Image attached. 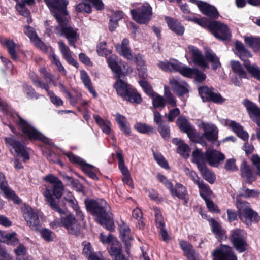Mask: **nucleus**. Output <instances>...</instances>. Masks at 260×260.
I'll use <instances>...</instances> for the list:
<instances>
[{"instance_id": "72a5a7b5", "label": "nucleus", "mask_w": 260, "mask_h": 260, "mask_svg": "<svg viewBox=\"0 0 260 260\" xmlns=\"http://www.w3.org/2000/svg\"><path fill=\"white\" fill-rule=\"evenodd\" d=\"M203 128L204 131L203 136L206 140L213 143L217 140L218 131L216 126H209L208 124L203 123Z\"/></svg>"}, {"instance_id": "ddd939ff", "label": "nucleus", "mask_w": 260, "mask_h": 260, "mask_svg": "<svg viewBox=\"0 0 260 260\" xmlns=\"http://www.w3.org/2000/svg\"><path fill=\"white\" fill-rule=\"evenodd\" d=\"M210 26V31L216 38L222 41L231 40V32L226 25L220 21L213 20Z\"/></svg>"}, {"instance_id": "b1692460", "label": "nucleus", "mask_w": 260, "mask_h": 260, "mask_svg": "<svg viewBox=\"0 0 260 260\" xmlns=\"http://www.w3.org/2000/svg\"><path fill=\"white\" fill-rule=\"evenodd\" d=\"M209 221L212 232L218 241L222 242L228 239V235H226V231L218 221L213 218H211L209 220Z\"/></svg>"}, {"instance_id": "e2e57ef3", "label": "nucleus", "mask_w": 260, "mask_h": 260, "mask_svg": "<svg viewBox=\"0 0 260 260\" xmlns=\"http://www.w3.org/2000/svg\"><path fill=\"white\" fill-rule=\"evenodd\" d=\"M107 43L105 41L100 42L97 46V52L101 56L107 57L112 53V50L106 48Z\"/></svg>"}, {"instance_id": "412c9836", "label": "nucleus", "mask_w": 260, "mask_h": 260, "mask_svg": "<svg viewBox=\"0 0 260 260\" xmlns=\"http://www.w3.org/2000/svg\"><path fill=\"white\" fill-rule=\"evenodd\" d=\"M169 84L173 92L178 97H181L189 93L188 85L185 82L180 83L178 78H173L169 80Z\"/></svg>"}, {"instance_id": "0eeeda50", "label": "nucleus", "mask_w": 260, "mask_h": 260, "mask_svg": "<svg viewBox=\"0 0 260 260\" xmlns=\"http://www.w3.org/2000/svg\"><path fill=\"white\" fill-rule=\"evenodd\" d=\"M58 25L56 29L61 36L64 37L71 46L76 48V43L79 38L78 29L72 27L68 20L65 18L57 21Z\"/></svg>"}, {"instance_id": "a878e982", "label": "nucleus", "mask_w": 260, "mask_h": 260, "mask_svg": "<svg viewBox=\"0 0 260 260\" xmlns=\"http://www.w3.org/2000/svg\"><path fill=\"white\" fill-rule=\"evenodd\" d=\"M117 53L128 60H133V55L129 47V41L127 38L122 40L121 44H117L115 46Z\"/></svg>"}, {"instance_id": "09e8293b", "label": "nucleus", "mask_w": 260, "mask_h": 260, "mask_svg": "<svg viewBox=\"0 0 260 260\" xmlns=\"http://www.w3.org/2000/svg\"><path fill=\"white\" fill-rule=\"evenodd\" d=\"M154 212L155 222L156 228L158 229L166 227L164 218L160 209L157 207H153Z\"/></svg>"}, {"instance_id": "37998d69", "label": "nucleus", "mask_w": 260, "mask_h": 260, "mask_svg": "<svg viewBox=\"0 0 260 260\" xmlns=\"http://www.w3.org/2000/svg\"><path fill=\"white\" fill-rule=\"evenodd\" d=\"M231 67L233 72L238 75L241 79H248V72L245 71L242 65L239 61H232Z\"/></svg>"}, {"instance_id": "a18cd8bd", "label": "nucleus", "mask_w": 260, "mask_h": 260, "mask_svg": "<svg viewBox=\"0 0 260 260\" xmlns=\"http://www.w3.org/2000/svg\"><path fill=\"white\" fill-rule=\"evenodd\" d=\"M49 59L51 60V63L56 66L58 71L62 75H67V71L61 64L59 57L55 54L54 52L52 50L50 53Z\"/></svg>"}, {"instance_id": "3c124183", "label": "nucleus", "mask_w": 260, "mask_h": 260, "mask_svg": "<svg viewBox=\"0 0 260 260\" xmlns=\"http://www.w3.org/2000/svg\"><path fill=\"white\" fill-rule=\"evenodd\" d=\"M22 88L23 92L27 99L37 100L39 98L40 95L36 92L31 85L25 83L23 84Z\"/></svg>"}, {"instance_id": "c85d7f7f", "label": "nucleus", "mask_w": 260, "mask_h": 260, "mask_svg": "<svg viewBox=\"0 0 260 260\" xmlns=\"http://www.w3.org/2000/svg\"><path fill=\"white\" fill-rule=\"evenodd\" d=\"M165 19L170 29L178 36L183 35L185 27L178 20L169 16H166Z\"/></svg>"}, {"instance_id": "c03bdc74", "label": "nucleus", "mask_w": 260, "mask_h": 260, "mask_svg": "<svg viewBox=\"0 0 260 260\" xmlns=\"http://www.w3.org/2000/svg\"><path fill=\"white\" fill-rule=\"evenodd\" d=\"M205 58L211 63L212 68L213 70H216L220 67L221 63L219 58L211 50L207 51L205 52Z\"/></svg>"}, {"instance_id": "4d7b16f0", "label": "nucleus", "mask_w": 260, "mask_h": 260, "mask_svg": "<svg viewBox=\"0 0 260 260\" xmlns=\"http://www.w3.org/2000/svg\"><path fill=\"white\" fill-rule=\"evenodd\" d=\"M139 84L142 87L145 93L150 98L155 96L156 93L154 91L152 86L150 85L148 81L143 80L139 81Z\"/></svg>"}, {"instance_id": "a19ab883", "label": "nucleus", "mask_w": 260, "mask_h": 260, "mask_svg": "<svg viewBox=\"0 0 260 260\" xmlns=\"http://www.w3.org/2000/svg\"><path fill=\"white\" fill-rule=\"evenodd\" d=\"M80 77L84 86L88 89L89 92L92 94L93 98H97L98 94L92 85L91 79L89 75L85 70H82L81 71Z\"/></svg>"}, {"instance_id": "c756f323", "label": "nucleus", "mask_w": 260, "mask_h": 260, "mask_svg": "<svg viewBox=\"0 0 260 260\" xmlns=\"http://www.w3.org/2000/svg\"><path fill=\"white\" fill-rule=\"evenodd\" d=\"M107 62L112 72L115 74L116 78L124 75L121 66L118 64V57L117 55H111L107 58Z\"/></svg>"}, {"instance_id": "e433bc0d", "label": "nucleus", "mask_w": 260, "mask_h": 260, "mask_svg": "<svg viewBox=\"0 0 260 260\" xmlns=\"http://www.w3.org/2000/svg\"><path fill=\"white\" fill-rule=\"evenodd\" d=\"M58 86L60 91L66 95V98L69 100L70 104L74 105L81 99L82 94L80 92H77L74 96L63 83L59 82Z\"/></svg>"}, {"instance_id": "bb28decb", "label": "nucleus", "mask_w": 260, "mask_h": 260, "mask_svg": "<svg viewBox=\"0 0 260 260\" xmlns=\"http://www.w3.org/2000/svg\"><path fill=\"white\" fill-rule=\"evenodd\" d=\"M176 124L180 131L187 134L188 137L192 136L194 127L184 116H180L176 120Z\"/></svg>"}, {"instance_id": "13d9d810", "label": "nucleus", "mask_w": 260, "mask_h": 260, "mask_svg": "<svg viewBox=\"0 0 260 260\" xmlns=\"http://www.w3.org/2000/svg\"><path fill=\"white\" fill-rule=\"evenodd\" d=\"M14 253L16 256V260H22L23 259L24 257H28L26 255V248L22 244H19L17 248L14 249Z\"/></svg>"}, {"instance_id": "2f4dec72", "label": "nucleus", "mask_w": 260, "mask_h": 260, "mask_svg": "<svg viewBox=\"0 0 260 260\" xmlns=\"http://www.w3.org/2000/svg\"><path fill=\"white\" fill-rule=\"evenodd\" d=\"M121 77L116 78L113 87L116 90L118 96L122 99L132 86L122 80Z\"/></svg>"}, {"instance_id": "680f3d73", "label": "nucleus", "mask_w": 260, "mask_h": 260, "mask_svg": "<svg viewBox=\"0 0 260 260\" xmlns=\"http://www.w3.org/2000/svg\"><path fill=\"white\" fill-rule=\"evenodd\" d=\"M226 213L228 215V221L230 223L237 221L238 219L240 220L239 209L236 211L233 209H228L226 210Z\"/></svg>"}, {"instance_id": "de8ad7c7", "label": "nucleus", "mask_w": 260, "mask_h": 260, "mask_svg": "<svg viewBox=\"0 0 260 260\" xmlns=\"http://www.w3.org/2000/svg\"><path fill=\"white\" fill-rule=\"evenodd\" d=\"M203 178L210 184H213L216 180L215 175L207 166L203 167L202 169H199Z\"/></svg>"}, {"instance_id": "5fc2aeb1", "label": "nucleus", "mask_w": 260, "mask_h": 260, "mask_svg": "<svg viewBox=\"0 0 260 260\" xmlns=\"http://www.w3.org/2000/svg\"><path fill=\"white\" fill-rule=\"evenodd\" d=\"M260 194L259 191L256 189H250L243 186L241 189L240 195L244 198H255L258 197Z\"/></svg>"}, {"instance_id": "9b49d317", "label": "nucleus", "mask_w": 260, "mask_h": 260, "mask_svg": "<svg viewBox=\"0 0 260 260\" xmlns=\"http://www.w3.org/2000/svg\"><path fill=\"white\" fill-rule=\"evenodd\" d=\"M68 0H51L47 5L57 21L65 19L62 16L68 14L67 10Z\"/></svg>"}, {"instance_id": "f8f14e48", "label": "nucleus", "mask_w": 260, "mask_h": 260, "mask_svg": "<svg viewBox=\"0 0 260 260\" xmlns=\"http://www.w3.org/2000/svg\"><path fill=\"white\" fill-rule=\"evenodd\" d=\"M7 146H11L17 156L21 157L24 162L30 159L29 150L30 148L24 146L18 140L12 137H6L4 139Z\"/></svg>"}, {"instance_id": "f03ea898", "label": "nucleus", "mask_w": 260, "mask_h": 260, "mask_svg": "<svg viewBox=\"0 0 260 260\" xmlns=\"http://www.w3.org/2000/svg\"><path fill=\"white\" fill-rule=\"evenodd\" d=\"M46 182L52 183L51 188H47L44 195L51 209L56 212L61 211L58 202L56 199H60L63 192L64 186L62 181L52 174L46 175L44 178Z\"/></svg>"}, {"instance_id": "f3484780", "label": "nucleus", "mask_w": 260, "mask_h": 260, "mask_svg": "<svg viewBox=\"0 0 260 260\" xmlns=\"http://www.w3.org/2000/svg\"><path fill=\"white\" fill-rule=\"evenodd\" d=\"M63 154L66 156L70 162L75 166L80 167L82 171L87 175L91 171H99L96 167L87 163L80 157L75 155L72 152L69 151L67 153H64Z\"/></svg>"}, {"instance_id": "1a4fd4ad", "label": "nucleus", "mask_w": 260, "mask_h": 260, "mask_svg": "<svg viewBox=\"0 0 260 260\" xmlns=\"http://www.w3.org/2000/svg\"><path fill=\"white\" fill-rule=\"evenodd\" d=\"M61 217L62 226L66 228L69 234L78 236L81 234V225L78 220L73 214L68 213L67 211L61 209L58 212Z\"/></svg>"}, {"instance_id": "bf43d9fd", "label": "nucleus", "mask_w": 260, "mask_h": 260, "mask_svg": "<svg viewBox=\"0 0 260 260\" xmlns=\"http://www.w3.org/2000/svg\"><path fill=\"white\" fill-rule=\"evenodd\" d=\"M40 233L41 237L47 242H51L54 239L55 234L48 229L42 228Z\"/></svg>"}, {"instance_id": "f257e3e1", "label": "nucleus", "mask_w": 260, "mask_h": 260, "mask_svg": "<svg viewBox=\"0 0 260 260\" xmlns=\"http://www.w3.org/2000/svg\"><path fill=\"white\" fill-rule=\"evenodd\" d=\"M84 204L87 211L95 217L100 225L110 231L114 230L112 214L107 211L108 204L105 200L86 199Z\"/></svg>"}, {"instance_id": "7ed1b4c3", "label": "nucleus", "mask_w": 260, "mask_h": 260, "mask_svg": "<svg viewBox=\"0 0 260 260\" xmlns=\"http://www.w3.org/2000/svg\"><path fill=\"white\" fill-rule=\"evenodd\" d=\"M235 54L243 61V65L252 77L260 82V67L255 64H251L248 59L252 56L251 52L243 44L237 40L235 43Z\"/></svg>"}, {"instance_id": "a211bd4d", "label": "nucleus", "mask_w": 260, "mask_h": 260, "mask_svg": "<svg viewBox=\"0 0 260 260\" xmlns=\"http://www.w3.org/2000/svg\"><path fill=\"white\" fill-rule=\"evenodd\" d=\"M242 104L246 108L250 119L260 127V108L248 99H245Z\"/></svg>"}, {"instance_id": "8fccbe9b", "label": "nucleus", "mask_w": 260, "mask_h": 260, "mask_svg": "<svg viewBox=\"0 0 260 260\" xmlns=\"http://www.w3.org/2000/svg\"><path fill=\"white\" fill-rule=\"evenodd\" d=\"M245 43L254 51H257L260 49V37H245Z\"/></svg>"}, {"instance_id": "6ab92c4d", "label": "nucleus", "mask_w": 260, "mask_h": 260, "mask_svg": "<svg viewBox=\"0 0 260 260\" xmlns=\"http://www.w3.org/2000/svg\"><path fill=\"white\" fill-rule=\"evenodd\" d=\"M120 238L124 244L125 251L129 254L130 249L132 245L134 238L129 227L124 222L120 225Z\"/></svg>"}, {"instance_id": "69168bd1", "label": "nucleus", "mask_w": 260, "mask_h": 260, "mask_svg": "<svg viewBox=\"0 0 260 260\" xmlns=\"http://www.w3.org/2000/svg\"><path fill=\"white\" fill-rule=\"evenodd\" d=\"M24 32L30 39L31 42H34L39 38L35 29L29 25H25L24 26Z\"/></svg>"}, {"instance_id": "f704fd0d", "label": "nucleus", "mask_w": 260, "mask_h": 260, "mask_svg": "<svg viewBox=\"0 0 260 260\" xmlns=\"http://www.w3.org/2000/svg\"><path fill=\"white\" fill-rule=\"evenodd\" d=\"M115 120L119 125L121 131L126 136H129L131 133V128L126 117L119 113L116 114Z\"/></svg>"}, {"instance_id": "338daca9", "label": "nucleus", "mask_w": 260, "mask_h": 260, "mask_svg": "<svg viewBox=\"0 0 260 260\" xmlns=\"http://www.w3.org/2000/svg\"><path fill=\"white\" fill-rule=\"evenodd\" d=\"M126 101L132 104H140L142 102V98L135 88L133 91V93H131Z\"/></svg>"}, {"instance_id": "774afa93", "label": "nucleus", "mask_w": 260, "mask_h": 260, "mask_svg": "<svg viewBox=\"0 0 260 260\" xmlns=\"http://www.w3.org/2000/svg\"><path fill=\"white\" fill-rule=\"evenodd\" d=\"M196 71H197L196 68L182 66L179 73L184 77L191 79L194 76V72Z\"/></svg>"}, {"instance_id": "2eb2a0df", "label": "nucleus", "mask_w": 260, "mask_h": 260, "mask_svg": "<svg viewBox=\"0 0 260 260\" xmlns=\"http://www.w3.org/2000/svg\"><path fill=\"white\" fill-rule=\"evenodd\" d=\"M213 260H234L237 257L233 248L226 245H221L212 252Z\"/></svg>"}, {"instance_id": "49530a36", "label": "nucleus", "mask_w": 260, "mask_h": 260, "mask_svg": "<svg viewBox=\"0 0 260 260\" xmlns=\"http://www.w3.org/2000/svg\"><path fill=\"white\" fill-rule=\"evenodd\" d=\"M108 251L112 259H114V258L122 253V248L121 243L117 240L114 241L110 245Z\"/></svg>"}, {"instance_id": "393cba45", "label": "nucleus", "mask_w": 260, "mask_h": 260, "mask_svg": "<svg viewBox=\"0 0 260 260\" xmlns=\"http://www.w3.org/2000/svg\"><path fill=\"white\" fill-rule=\"evenodd\" d=\"M172 197H177L180 200H184L186 203H187L188 199L186 197L188 191L186 187L180 183H176L175 186L173 184L168 189Z\"/></svg>"}, {"instance_id": "dca6fc26", "label": "nucleus", "mask_w": 260, "mask_h": 260, "mask_svg": "<svg viewBox=\"0 0 260 260\" xmlns=\"http://www.w3.org/2000/svg\"><path fill=\"white\" fill-rule=\"evenodd\" d=\"M76 6L75 9L78 13L90 14L92 12V7L89 3L98 11H102L104 9V4L102 0H81Z\"/></svg>"}, {"instance_id": "aec40b11", "label": "nucleus", "mask_w": 260, "mask_h": 260, "mask_svg": "<svg viewBox=\"0 0 260 260\" xmlns=\"http://www.w3.org/2000/svg\"><path fill=\"white\" fill-rule=\"evenodd\" d=\"M206 161L212 167L216 166L225 158V155L220 151L213 149H208L205 152Z\"/></svg>"}, {"instance_id": "c9c22d12", "label": "nucleus", "mask_w": 260, "mask_h": 260, "mask_svg": "<svg viewBox=\"0 0 260 260\" xmlns=\"http://www.w3.org/2000/svg\"><path fill=\"white\" fill-rule=\"evenodd\" d=\"M1 44L7 48L11 58L13 60H17L18 55L16 49L19 46V45L16 44L13 40L7 39H5L3 41H2Z\"/></svg>"}, {"instance_id": "4c0bfd02", "label": "nucleus", "mask_w": 260, "mask_h": 260, "mask_svg": "<svg viewBox=\"0 0 260 260\" xmlns=\"http://www.w3.org/2000/svg\"><path fill=\"white\" fill-rule=\"evenodd\" d=\"M192 48L191 52L194 63L200 67L208 68V64L206 61L205 58L202 54L201 52L197 47L192 46Z\"/></svg>"}, {"instance_id": "7c9ffc66", "label": "nucleus", "mask_w": 260, "mask_h": 260, "mask_svg": "<svg viewBox=\"0 0 260 260\" xmlns=\"http://www.w3.org/2000/svg\"><path fill=\"white\" fill-rule=\"evenodd\" d=\"M200 7V12L209 18L217 19L219 18V13L214 6L205 2Z\"/></svg>"}, {"instance_id": "5701e85b", "label": "nucleus", "mask_w": 260, "mask_h": 260, "mask_svg": "<svg viewBox=\"0 0 260 260\" xmlns=\"http://www.w3.org/2000/svg\"><path fill=\"white\" fill-rule=\"evenodd\" d=\"M241 176L244 179L246 183L251 184L256 180V175L255 174L246 161L244 160L240 166Z\"/></svg>"}, {"instance_id": "052dcab7", "label": "nucleus", "mask_w": 260, "mask_h": 260, "mask_svg": "<svg viewBox=\"0 0 260 260\" xmlns=\"http://www.w3.org/2000/svg\"><path fill=\"white\" fill-rule=\"evenodd\" d=\"M213 21V20H211L206 17H202L201 18L196 17L194 23L210 31L211 28L210 25Z\"/></svg>"}, {"instance_id": "cd10ccee", "label": "nucleus", "mask_w": 260, "mask_h": 260, "mask_svg": "<svg viewBox=\"0 0 260 260\" xmlns=\"http://www.w3.org/2000/svg\"><path fill=\"white\" fill-rule=\"evenodd\" d=\"M59 47L63 58L66 60L68 64L78 69L79 64L77 60L73 58L72 52L69 47L66 46L65 43L60 41L59 42Z\"/></svg>"}, {"instance_id": "20e7f679", "label": "nucleus", "mask_w": 260, "mask_h": 260, "mask_svg": "<svg viewBox=\"0 0 260 260\" xmlns=\"http://www.w3.org/2000/svg\"><path fill=\"white\" fill-rule=\"evenodd\" d=\"M18 121L16 122L20 130L23 135L30 142L40 141L48 143V139L40 131L31 125L20 115H18Z\"/></svg>"}, {"instance_id": "ea45409f", "label": "nucleus", "mask_w": 260, "mask_h": 260, "mask_svg": "<svg viewBox=\"0 0 260 260\" xmlns=\"http://www.w3.org/2000/svg\"><path fill=\"white\" fill-rule=\"evenodd\" d=\"M230 126L238 137L244 141L248 140L249 135L248 133L244 131L243 126L239 123L235 121H231Z\"/></svg>"}, {"instance_id": "6e6552de", "label": "nucleus", "mask_w": 260, "mask_h": 260, "mask_svg": "<svg viewBox=\"0 0 260 260\" xmlns=\"http://www.w3.org/2000/svg\"><path fill=\"white\" fill-rule=\"evenodd\" d=\"M130 13L133 19L140 24H148L153 15L152 8L148 3L131 10Z\"/></svg>"}, {"instance_id": "864d4df0", "label": "nucleus", "mask_w": 260, "mask_h": 260, "mask_svg": "<svg viewBox=\"0 0 260 260\" xmlns=\"http://www.w3.org/2000/svg\"><path fill=\"white\" fill-rule=\"evenodd\" d=\"M192 136L188 137L190 140L196 143H199L204 147L207 146V143L206 141L205 138L203 136V134H200V133H197L196 129L193 130Z\"/></svg>"}, {"instance_id": "79ce46f5", "label": "nucleus", "mask_w": 260, "mask_h": 260, "mask_svg": "<svg viewBox=\"0 0 260 260\" xmlns=\"http://www.w3.org/2000/svg\"><path fill=\"white\" fill-rule=\"evenodd\" d=\"M134 127L137 132L143 134L152 135L156 133L152 126L145 123L138 122L134 125Z\"/></svg>"}, {"instance_id": "0e129e2a", "label": "nucleus", "mask_w": 260, "mask_h": 260, "mask_svg": "<svg viewBox=\"0 0 260 260\" xmlns=\"http://www.w3.org/2000/svg\"><path fill=\"white\" fill-rule=\"evenodd\" d=\"M160 136L165 140H168L170 137V127L169 125L164 124L157 127Z\"/></svg>"}, {"instance_id": "58836bf2", "label": "nucleus", "mask_w": 260, "mask_h": 260, "mask_svg": "<svg viewBox=\"0 0 260 260\" xmlns=\"http://www.w3.org/2000/svg\"><path fill=\"white\" fill-rule=\"evenodd\" d=\"M0 242L14 246L18 243L19 240L16 237V233H10L0 230Z\"/></svg>"}, {"instance_id": "603ef678", "label": "nucleus", "mask_w": 260, "mask_h": 260, "mask_svg": "<svg viewBox=\"0 0 260 260\" xmlns=\"http://www.w3.org/2000/svg\"><path fill=\"white\" fill-rule=\"evenodd\" d=\"M198 186L199 188L200 195L204 200L206 201L210 199V196L212 193V191L209 186L205 184L204 181H202Z\"/></svg>"}, {"instance_id": "423d86ee", "label": "nucleus", "mask_w": 260, "mask_h": 260, "mask_svg": "<svg viewBox=\"0 0 260 260\" xmlns=\"http://www.w3.org/2000/svg\"><path fill=\"white\" fill-rule=\"evenodd\" d=\"M228 239L235 250L239 253H243L249 249L247 234L244 230L239 228L231 230L228 235Z\"/></svg>"}, {"instance_id": "6e6d98bb", "label": "nucleus", "mask_w": 260, "mask_h": 260, "mask_svg": "<svg viewBox=\"0 0 260 260\" xmlns=\"http://www.w3.org/2000/svg\"><path fill=\"white\" fill-rule=\"evenodd\" d=\"M139 84L142 87L145 93L150 98L155 96L156 93L154 91L152 86L150 85L148 81L143 80L139 81Z\"/></svg>"}, {"instance_id": "4468645a", "label": "nucleus", "mask_w": 260, "mask_h": 260, "mask_svg": "<svg viewBox=\"0 0 260 260\" xmlns=\"http://www.w3.org/2000/svg\"><path fill=\"white\" fill-rule=\"evenodd\" d=\"M23 216L27 225L32 229L38 231L40 226L38 212L29 206L22 208Z\"/></svg>"}, {"instance_id": "4be33fe9", "label": "nucleus", "mask_w": 260, "mask_h": 260, "mask_svg": "<svg viewBox=\"0 0 260 260\" xmlns=\"http://www.w3.org/2000/svg\"><path fill=\"white\" fill-rule=\"evenodd\" d=\"M179 246L187 260H201V256L196 252L192 245L185 240H181Z\"/></svg>"}, {"instance_id": "473e14b6", "label": "nucleus", "mask_w": 260, "mask_h": 260, "mask_svg": "<svg viewBox=\"0 0 260 260\" xmlns=\"http://www.w3.org/2000/svg\"><path fill=\"white\" fill-rule=\"evenodd\" d=\"M191 161L197 165L198 170L202 169L207 166L205 152L203 153L201 149L196 148L192 152Z\"/></svg>"}, {"instance_id": "39448f33", "label": "nucleus", "mask_w": 260, "mask_h": 260, "mask_svg": "<svg viewBox=\"0 0 260 260\" xmlns=\"http://www.w3.org/2000/svg\"><path fill=\"white\" fill-rule=\"evenodd\" d=\"M236 207L240 211V221L248 226H251L252 223H257L260 221V216L250 207L247 201L238 200Z\"/></svg>"}, {"instance_id": "9d476101", "label": "nucleus", "mask_w": 260, "mask_h": 260, "mask_svg": "<svg viewBox=\"0 0 260 260\" xmlns=\"http://www.w3.org/2000/svg\"><path fill=\"white\" fill-rule=\"evenodd\" d=\"M198 90L204 102H212L217 104H222L226 101V99L212 87L204 85L199 87Z\"/></svg>"}]
</instances>
